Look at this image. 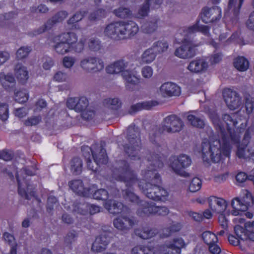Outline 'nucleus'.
<instances>
[{"label":"nucleus","mask_w":254,"mask_h":254,"mask_svg":"<svg viewBox=\"0 0 254 254\" xmlns=\"http://www.w3.org/2000/svg\"><path fill=\"white\" fill-rule=\"evenodd\" d=\"M244 0H229L227 10L232 13L234 17H237L240 12V8Z\"/></svg>","instance_id":"nucleus-30"},{"label":"nucleus","mask_w":254,"mask_h":254,"mask_svg":"<svg viewBox=\"0 0 254 254\" xmlns=\"http://www.w3.org/2000/svg\"><path fill=\"white\" fill-rule=\"evenodd\" d=\"M105 207L108 211L112 214H118L122 212L124 205L119 202H116L114 201L109 200L104 204Z\"/></svg>","instance_id":"nucleus-29"},{"label":"nucleus","mask_w":254,"mask_h":254,"mask_svg":"<svg viewBox=\"0 0 254 254\" xmlns=\"http://www.w3.org/2000/svg\"><path fill=\"white\" fill-rule=\"evenodd\" d=\"M223 98L227 107L232 110L239 108L243 105V100L236 91L226 89L223 91Z\"/></svg>","instance_id":"nucleus-13"},{"label":"nucleus","mask_w":254,"mask_h":254,"mask_svg":"<svg viewBox=\"0 0 254 254\" xmlns=\"http://www.w3.org/2000/svg\"><path fill=\"white\" fill-rule=\"evenodd\" d=\"M67 73L63 71H58L54 75L53 79L58 82H65L68 80Z\"/></svg>","instance_id":"nucleus-52"},{"label":"nucleus","mask_w":254,"mask_h":254,"mask_svg":"<svg viewBox=\"0 0 254 254\" xmlns=\"http://www.w3.org/2000/svg\"><path fill=\"white\" fill-rule=\"evenodd\" d=\"M210 119L218 132V136H210L202 143V158L204 161L218 162L222 156H228L231 146L239 141L237 122L233 117L225 114L223 122L220 121L215 109L212 107L206 110Z\"/></svg>","instance_id":"nucleus-1"},{"label":"nucleus","mask_w":254,"mask_h":254,"mask_svg":"<svg viewBox=\"0 0 254 254\" xmlns=\"http://www.w3.org/2000/svg\"><path fill=\"white\" fill-rule=\"evenodd\" d=\"M85 15V11H79L74 14L67 21L68 24H73L80 21Z\"/></svg>","instance_id":"nucleus-56"},{"label":"nucleus","mask_w":254,"mask_h":254,"mask_svg":"<svg viewBox=\"0 0 254 254\" xmlns=\"http://www.w3.org/2000/svg\"><path fill=\"white\" fill-rule=\"evenodd\" d=\"M114 13L121 18H129L132 16V12L127 8L120 7L114 10Z\"/></svg>","instance_id":"nucleus-40"},{"label":"nucleus","mask_w":254,"mask_h":254,"mask_svg":"<svg viewBox=\"0 0 254 254\" xmlns=\"http://www.w3.org/2000/svg\"><path fill=\"white\" fill-rule=\"evenodd\" d=\"M29 98L28 93L26 90L17 91L14 93L15 100L20 103L26 102Z\"/></svg>","instance_id":"nucleus-42"},{"label":"nucleus","mask_w":254,"mask_h":254,"mask_svg":"<svg viewBox=\"0 0 254 254\" xmlns=\"http://www.w3.org/2000/svg\"><path fill=\"white\" fill-rule=\"evenodd\" d=\"M231 206L233 209L231 214L234 216L240 215L242 211H245L248 209V205L238 197L234 198L231 202Z\"/></svg>","instance_id":"nucleus-26"},{"label":"nucleus","mask_w":254,"mask_h":254,"mask_svg":"<svg viewBox=\"0 0 254 254\" xmlns=\"http://www.w3.org/2000/svg\"><path fill=\"white\" fill-rule=\"evenodd\" d=\"M67 15L68 13L65 11H59L51 19H49L46 24L39 28L35 31V35L41 34L47 30L51 29L54 24L62 22L67 17Z\"/></svg>","instance_id":"nucleus-17"},{"label":"nucleus","mask_w":254,"mask_h":254,"mask_svg":"<svg viewBox=\"0 0 254 254\" xmlns=\"http://www.w3.org/2000/svg\"><path fill=\"white\" fill-rule=\"evenodd\" d=\"M234 65L239 71H245L249 68V63L245 57H239L235 59Z\"/></svg>","instance_id":"nucleus-33"},{"label":"nucleus","mask_w":254,"mask_h":254,"mask_svg":"<svg viewBox=\"0 0 254 254\" xmlns=\"http://www.w3.org/2000/svg\"><path fill=\"white\" fill-rule=\"evenodd\" d=\"M245 106L247 113L248 114H251L254 109V98H247Z\"/></svg>","instance_id":"nucleus-58"},{"label":"nucleus","mask_w":254,"mask_h":254,"mask_svg":"<svg viewBox=\"0 0 254 254\" xmlns=\"http://www.w3.org/2000/svg\"><path fill=\"white\" fill-rule=\"evenodd\" d=\"M182 226L181 223L173 222L171 226L163 229L162 235L164 237H169L172 233L180 231Z\"/></svg>","instance_id":"nucleus-39"},{"label":"nucleus","mask_w":254,"mask_h":254,"mask_svg":"<svg viewBox=\"0 0 254 254\" xmlns=\"http://www.w3.org/2000/svg\"><path fill=\"white\" fill-rule=\"evenodd\" d=\"M207 62L202 58L196 59L192 61L188 66V69L194 73L205 71L208 68Z\"/></svg>","instance_id":"nucleus-21"},{"label":"nucleus","mask_w":254,"mask_h":254,"mask_svg":"<svg viewBox=\"0 0 254 254\" xmlns=\"http://www.w3.org/2000/svg\"><path fill=\"white\" fill-rule=\"evenodd\" d=\"M55 61L50 57L46 58L43 62L42 67L46 70H50L54 65Z\"/></svg>","instance_id":"nucleus-60"},{"label":"nucleus","mask_w":254,"mask_h":254,"mask_svg":"<svg viewBox=\"0 0 254 254\" xmlns=\"http://www.w3.org/2000/svg\"><path fill=\"white\" fill-rule=\"evenodd\" d=\"M184 126L182 120L174 115L168 116L164 119L163 130L168 133L179 132Z\"/></svg>","instance_id":"nucleus-12"},{"label":"nucleus","mask_w":254,"mask_h":254,"mask_svg":"<svg viewBox=\"0 0 254 254\" xmlns=\"http://www.w3.org/2000/svg\"><path fill=\"white\" fill-rule=\"evenodd\" d=\"M221 16V9L218 6L206 8L203 12L202 20L205 23H210L219 19Z\"/></svg>","instance_id":"nucleus-20"},{"label":"nucleus","mask_w":254,"mask_h":254,"mask_svg":"<svg viewBox=\"0 0 254 254\" xmlns=\"http://www.w3.org/2000/svg\"><path fill=\"white\" fill-rule=\"evenodd\" d=\"M142 175L143 179L139 182L138 187L148 198L162 201L168 199V192L159 186L161 179L156 169L144 170L142 172Z\"/></svg>","instance_id":"nucleus-3"},{"label":"nucleus","mask_w":254,"mask_h":254,"mask_svg":"<svg viewBox=\"0 0 254 254\" xmlns=\"http://www.w3.org/2000/svg\"><path fill=\"white\" fill-rule=\"evenodd\" d=\"M41 117L33 116L29 118L26 120H25L24 124L26 126H35L38 124L41 121Z\"/></svg>","instance_id":"nucleus-61"},{"label":"nucleus","mask_w":254,"mask_h":254,"mask_svg":"<svg viewBox=\"0 0 254 254\" xmlns=\"http://www.w3.org/2000/svg\"><path fill=\"white\" fill-rule=\"evenodd\" d=\"M157 22L158 20L155 19L145 23L143 26V30L144 32L150 33L155 31L158 27Z\"/></svg>","instance_id":"nucleus-44"},{"label":"nucleus","mask_w":254,"mask_h":254,"mask_svg":"<svg viewBox=\"0 0 254 254\" xmlns=\"http://www.w3.org/2000/svg\"><path fill=\"white\" fill-rule=\"evenodd\" d=\"M76 62V59L72 56H65L63 58L62 64L66 68H71Z\"/></svg>","instance_id":"nucleus-51"},{"label":"nucleus","mask_w":254,"mask_h":254,"mask_svg":"<svg viewBox=\"0 0 254 254\" xmlns=\"http://www.w3.org/2000/svg\"><path fill=\"white\" fill-rule=\"evenodd\" d=\"M89 101L85 97H81L77 100V105H76V112H82L88 108Z\"/></svg>","instance_id":"nucleus-46"},{"label":"nucleus","mask_w":254,"mask_h":254,"mask_svg":"<svg viewBox=\"0 0 254 254\" xmlns=\"http://www.w3.org/2000/svg\"><path fill=\"white\" fill-rule=\"evenodd\" d=\"M153 106L154 104L152 101H145L138 103L130 107V108L129 110V113L130 114H132L143 109L149 110Z\"/></svg>","instance_id":"nucleus-32"},{"label":"nucleus","mask_w":254,"mask_h":254,"mask_svg":"<svg viewBox=\"0 0 254 254\" xmlns=\"http://www.w3.org/2000/svg\"><path fill=\"white\" fill-rule=\"evenodd\" d=\"M109 242V238L106 235H102L97 237L93 243L92 250L96 252H101L105 250Z\"/></svg>","instance_id":"nucleus-25"},{"label":"nucleus","mask_w":254,"mask_h":254,"mask_svg":"<svg viewBox=\"0 0 254 254\" xmlns=\"http://www.w3.org/2000/svg\"><path fill=\"white\" fill-rule=\"evenodd\" d=\"M104 106L111 110H118L121 105L120 100L117 98H109L104 100Z\"/></svg>","instance_id":"nucleus-34"},{"label":"nucleus","mask_w":254,"mask_h":254,"mask_svg":"<svg viewBox=\"0 0 254 254\" xmlns=\"http://www.w3.org/2000/svg\"><path fill=\"white\" fill-rule=\"evenodd\" d=\"M13 156V153L12 151L4 150L0 151V158L4 161L10 160Z\"/></svg>","instance_id":"nucleus-63"},{"label":"nucleus","mask_w":254,"mask_h":254,"mask_svg":"<svg viewBox=\"0 0 254 254\" xmlns=\"http://www.w3.org/2000/svg\"><path fill=\"white\" fill-rule=\"evenodd\" d=\"M199 31L204 35L209 36V29L207 26L200 25L198 22L191 26L184 27L180 30L177 35L176 39L182 45L177 48L175 51V55L181 59H186L194 56V48L198 46L191 39L190 36L193 33Z\"/></svg>","instance_id":"nucleus-2"},{"label":"nucleus","mask_w":254,"mask_h":254,"mask_svg":"<svg viewBox=\"0 0 254 254\" xmlns=\"http://www.w3.org/2000/svg\"><path fill=\"white\" fill-rule=\"evenodd\" d=\"M139 132L134 127H130L127 129V139L128 144H126L125 149L131 157H135L139 149L140 140L138 137Z\"/></svg>","instance_id":"nucleus-10"},{"label":"nucleus","mask_w":254,"mask_h":254,"mask_svg":"<svg viewBox=\"0 0 254 254\" xmlns=\"http://www.w3.org/2000/svg\"><path fill=\"white\" fill-rule=\"evenodd\" d=\"M235 234L241 240H246L248 238V234L246 228L244 229L239 225H236L234 228Z\"/></svg>","instance_id":"nucleus-47"},{"label":"nucleus","mask_w":254,"mask_h":254,"mask_svg":"<svg viewBox=\"0 0 254 254\" xmlns=\"http://www.w3.org/2000/svg\"><path fill=\"white\" fill-rule=\"evenodd\" d=\"M0 83L4 88L9 90L14 86L16 80L12 73L1 72H0Z\"/></svg>","instance_id":"nucleus-22"},{"label":"nucleus","mask_w":254,"mask_h":254,"mask_svg":"<svg viewBox=\"0 0 254 254\" xmlns=\"http://www.w3.org/2000/svg\"><path fill=\"white\" fill-rule=\"evenodd\" d=\"M93 150H91L93 158L94 160V164L90 160L87 162L88 168L93 171H96L98 170V166L100 164H105L107 162V156L106 150L101 146L97 148L92 147Z\"/></svg>","instance_id":"nucleus-11"},{"label":"nucleus","mask_w":254,"mask_h":254,"mask_svg":"<svg viewBox=\"0 0 254 254\" xmlns=\"http://www.w3.org/2000/svg\"><path fill=\"white\" fill-rule=\"evenodd\" d=\"M70 189L75 193L80 195L89 197L92 192H94L96 187L93 185L89 187L88 185L84 184L81 180H73L69 183Z\"/></svg>","instance_id":"nucleus-14"},{"label":"nucleus","mask_w":254,"mask_h":254,"mask_svg":"<svg viewBox=\"0 0 254 254\" xmlns=\"http://www.w3.org/2000/svg\"><path fill=\"white\" fill-rule=\"evenodd\" d=\"M245 227L248 234V239L254 241V221L246 223Z\"/></svg>","instance_id":"nucleus-54"},{"label":"nucleus","mask_w":254,"mask_h":254,"mask_svg":"<svg viewBox=\"0 0 254 254\" xmlns=\"http://www.w3.org/2000/svg\"><path fill=\"white\" fill-rule=\"evenodd\" d=\"M14 74L18 80L21 82H25L29 78V72L27 67L22 64L18 63L15 66Z\"/></svg>","instance_id":"nucleus-24"},{"label":"nucleus","mask_w":254,"mask_h":254,"mask_svg":"<svg viewBox=\"0 0 254 254\" xmlns=\"http://www.w3.org/2000/svg\"><path fill=\"white\" fill-rule=\"evenodd\" d=\"M119 179L125 182L127 187L132 186L136 182L134 174L129 170L126 171L123 174V176L119 177Z\"/></svg>","instance_id":"nucleus-35"},{"label":"nucleus","mask_w":254,"mask_h":254,"mask_svg":"<svg viewBox=\"0 0 254 254\" xmlns=\"http://www.w3.org/2000/svg\"><path fill=\"white\" fill-rule=\"evenodd\" d=\"M185 246L184 240L180 237L174 239L172 243L161 246L163 254H180L181 249Z\"/></svg>","instance_id":"nucleus-16"},{"label":"nucleus","mask_w":254,"mask_h":254,"mask_svg":"<svg viewBox=\"0 0 254 254\" xmlns=\"http://www.w3.org/2000/svg\"><path fill=\"white\" fill-rule=\"evenodd\" d=\"M141 73L143 78L149 79L153 75V69L151 66L146 65L141 68Z\"/></svg>","instance_id":"nucleus-55"},{"label":"nucleus","mask_w":254,"mask_h":254,"mask_svg":"<svg viewBox=\"0 0 254 254\" xmlns=\"http://www.w3.org/2000/svg\"><path fill=\"white\" fill-rule=\"evenodd\" d=\"M155 204L153 202H144L138 209L137 214L141 217L155 214Z\"/></svg>","instance_id":"nucleus-27"},{"label":"nucleus","mask_w":254,"mask_h":254,"mask_svg":"<svg viewBox=\"0 0 254 254\" xmlns=\"http://www.w3.org/2000/svg\"><path fill=\"white\" fill-rule=\"evenodd\" d=\"M136 64L134 62L124 59L117 60L108 64L106 67L107 73L110 74H120L126 81V87L129 90L133 89L132 85L139 83L140 79L135 70Z\"/></svg>","instance_id":"nucleus-4"},{"label":"nucleus","mask_w":254,"mask_h":254,"mask_svg":"<svg viewBox=\"0 0 254 254\" xmlns=\"http://www.w3.org/2000/svg\"><path fill=\"white\" fill-rule=\"evenodd\" d=\"M209 208L213 212L223 213L227 207V201L222 198L211 196L208 198Z\"/></svg>","instance_id":"nucleus-19"},{"label":"nucleus","mask_w":254,"mask_h":254,"mask_svg":"<svg viewBox=\"0 0 254 254\" xmlns=\"http://www.w3.org/2000/svg\"><path fill=\"white\" fill-rule=\"evenodd\" d=\"M187 119L189 123L194 127L202 128L204 126V121L193 114L189 113L187 116Z\"/></svg>","instance_id":"nucleus-37"},{"label":"nucleus","mask_w":254,"mask_h":254,"mask_svg":"<svg viewBox=\"0 0 254 254\" xmlns=\"http://www.w3.org/2000/svg\"><path fill=\"white\" fill-rule=\"evenodd\" d=\"M144 249H147L144 252L145 254H160V251L163 254V251L161 250V247H154L151 244L144 246Z\"/></svg>","instance_id":"nucleus-53"},{"label":"nucleus","mask_w":254,"mask_h":254,"mask_svg":"<svg viewBox=\"0 0 254 254\" xmlns=\"http://www.w3.org/2000/svg\"><path fill=\"white\" fill-rule=\"evenodd\" d=\"M58 205L57 198L53 196H50L48 198L47 210L50 212L55 207Z\"/></svg>","instance_id":"nucleus-59"},{"label":"nucleus","mask_w":254,"mask_h":254,"mask_svg":"<svg viewBox=\"0 0 254 254\" xmlns=\"http://www.w3.org/2000/svg\"><path fill=\"white\" fill-rule=\"evenodd\" d=\"M93 192H91L90 197L92 196L93 198L99 200H106L108 197V193L104 189L98 190L92 194Z\"/></svg>","instance_id":"nucleus-48"},{"label":"nucleus","mask_w":254,"mask_h":254,"mask_svg":"<svg viewBox=\"0 0 254 254\" xmlns=\"http://www.w3.org/2000/svg\"><path fill=\"white\" fill-rule=\"evenodd\" d=\"M124 197L126 199H127L133 202H137L138 198L133 192L128 190L125 191Z\"/></svg>","instance_id":"nucleus-62"},{"label":"nucleus","mask_w":254,"mask_h":254,"mask_svg":"<svg viewBox=\"0 0 254 254\" xmlns=\"http://www.w3.org/2000/svg\"><path fill=\"white\" fill-rule=\"evenodd\" d=\"M156 54L151 47L145 50L140 57V63L144 64H149L155 59Z\"/></svg>","instance_id":"nucleus-31"},{"label":"nucleus","mask_w":254,"mask_h":254,"mask_svg":"<svg viewBox=\"0 0 254 254\" xmlns=\"http://www.w3.org/2000/svg\"><path fill=\"white\" fill-rule=\"evenodd\" d=\"M101 42L97 39L91 38L88 41L89 49L93 52H97L101 48Z\"/></svg>","instance_id":"nucleus-50"},{"label":"nucleus","mask_w":254,"mask_h":254,"mask_svg":"<svg viewBox=\"0 0 254 254\" xmlns=\"http://www.w3.org/2000/svg\"><path fill=\"white\" fill-rule=\"evenodd\" d=\"M31 51V49L30 47H21L16 52V58L18 60L24 59L27 57Z\"/></svg>","instance_id":"nucleus-43"},{"label":"nucleus","mask_w":254,"mask_h":254,"mask_svg":"<svg viewBox=\"0 0 254 254\" xmlns=\"http://www.w3.org/2000/svg\"><path fill=\"white\" fill-rule=\"evenodd\" d=\"M201 185V181L198 178L195 177L191 180L189 189L191 192H196L200 189Z\"/></svg>","instance_id":"nucleus-49"},{"label":"nucleus","mask_w":254,"mask_h":254,"mask_svg":"<svg viewBox=\"0 0 254 254\" xmlns=\"http://www.w3.org/2000/svg\"><path fill=\"white\" fill-rule=\"evenodd\" d=\"M202 237L204 242L208 245L217 243L218 241L217 237L215 234L210 231H206L203 233Z\"/></svg>","instance_id":"nucleus-41"},{"label":"nucleus","mask_w":254,"mask_h":254,"mask_svg":"<svg viewBox=\"0 0 254 254\" xmlns=\"http://www.w3.org/2000/svg\"><path fill=\"white\" fill-rule=\"evenodd\" d=\"M135 220L126 216H120L113 221L114 227L119 230L126 232L130 229L135 224Z\"/></svg>","instance_id":"nucleus-18"},{"label":"nucleus","mask_w":254,"mask_h":254,"mask_svg":"<svg viewBox=\"0 0 254 254\" xmlns=\"http://www.w3.org/2000/svg\"><path fill=\"white\" fill-rule=\"evenodd\" d=\"M76 34L72 32L64 33L53 37V48L56 53L64 55L70 52L77 41Z\"/></svg>","instance_id":"nucleus-6"},{"label":"nucleus","mask_w":254,"mask_h":254,"mask_svg":"<svg viewBox=\"0 0 254 254\" xmlns=\"http://www.w3.org/2000/svg\"><path fill=\"white\" fill-rule=\"evenodd\" d=\"M74 210L83 215L86 214L87 212H89L90 214H94L100 212V208L94 204L85 203H80L76 207Z\"/></svg>","instance_id":"nucleus-23"},{"label":"nucleus","mask_w":254,"mask_h":254,"mask_svg":"<svg viewBox=\"0 0 254 254\" xmlns=\"http://www.w3.org/2000/svg\"><path fill=\"white\" fill-rule=\"evenodd\" d=\"M134 233L136 235L143 239H148L155 236L157 231L155 229H151L148 227L136 229Z\"/></svg>","instance_id":"nucleus-28"},{"label":"nucleus","mask_w":254,"mask_h":254,"mask_svg":"<svg viewBox=\"0 0 254 254\" xmlns=\"http://www.w3.org/2000/svg\"><path fill=\"white\" fill-rule=\"evenodd\" d=\"M0 117L2 120L5 121L8 117V109L7 105L0 102Z\"/></svg>","instance_id":"nucleus-57"},{"label":"nucleus","mask_w":254,"mask_h":254,"mask_svg":"<svg viewBox=\"0 0 254 254\" xmlns=\"http://www.w3.org/2000/svg\"><path fill=\"white\" fill-rule=\"evenodd\" d=\"M192 163L190 157L186 154H181L171 158L169 166L172 171L176 174L184 177H188L189 174L185 169L189 167Z\"/></svg>","instance_id":"nucleus-8"},{"label":"nucleus","mask_w":254,"mask_h":254,"mask_svg":"<svg viewBox=\"0 0 254 254\" xmlns=\"http://www.w3.org/2000/svg\"><path fill=\"white\" fill-rule=\"evenodd\" d=\"M139 31L137 24L132 20L114 22L107 25L104 30L105 36L114 40L129 39Z\"/></svg>","instance_id":"nucleus-5"},{"label":"nucleus","mask_w":254,"mask_h":254,"mask_svg":"<svg viewBox=\"0 0 254 254\" xmlns=\"http://www.w3.org/2000/svg\"><path fill=\"white\" fill-rule=\"evenodd\" d=\"M82 169V162L79 158H73L70 163V170L75 175L79 174Z\"/></svg>","instance_id":"nucleus-38"},{"label":"nucleus","mask_w":254,"mask_h":254,"mask_svg":"<svg viewBox=\"0 0 254 254\" xmlns=\"http://www.w3.org/2000/svg\"><path fill=\"white\" fill-rule=\"evenodd\" d=\"M181 90L180 86L173 82H167L162 84L159 88L158 93L164 97L179 96Z\"/></svg>","instance_id":"nucleus-15"},{"label":"nucleus","mask_w":254,"mask_h":254,"mask_svg":"<svg viewBox=\"0 0 254 254\" xmlns=\"http://www.w3.org/2000/svg\"><path fill=\"white\" fill-rule=\"evenodd\" d=\"M20 169L19 171L16 170V179L18 185V193L22 197L26 199H30L32 196H34L33 191V186L29 184L27 181L25 180L24 175L27 176H33L35 174V168L33 166L26 167L21 169L20 167L16 168V169Z\"/></svg>","instance_id":"nucleus-7"},{"label":"nucleus","mask_w":254,"mask_h":254,"mask_svg":"<svg viewBox=\"0 0 254 254\" xmlns=\"http://www.w3.org/2000/svg\"><path fill=\"white\" fill-rule=\"evenodd\" d=\"M246 25L248 29L254 31V10L250 13Z\"/></svg>","instance_id":"nucleus-64"},{"label":"nucleus","mask_w":254,"mask_h":254,"mask_svg":"<svg viewBox=\"0 0 254 254\" xmlns=\"http://www.w3.org/2000/svg\"><path fill=\"white\" fill-rule=\"evenodd\" d=\"M149 5L148 1L146 0L140 5L138 9L137 13L135 15V17L138 18H141L146 16L148 12Z\"/></svg>","instance_id":"nucleus-45"},{"label":"nucleus","mask_w":254,"mask_h":254,"mask_svg":"<svg viewBox=\"0 0 254 254\" xmlns=\"http://www.w3.org/2000/svg\"><path fill=\"white\" fill-rule=\"evenodd\" d=\"M79 66L86 72L96 73L104 69L105 63L100 57L88 56L80 60Z\"/></svg>","instance_id":"nucleus-9"},{"label":"nucleus","mask_w":254,"mask_h":254,"mask_svg":"<svg viewBox=\"0 0 254 254\" xmlns=\"http://www.w3.org/2000/svg\"><path fill=\"white\" fill-rule=\"evenodd\" d=\"M151 47L157 55L166 52L169 45L166 41L162 40L154 42Z\"/></svg>","instance_id":"nucleus-36"}]
</instances>
